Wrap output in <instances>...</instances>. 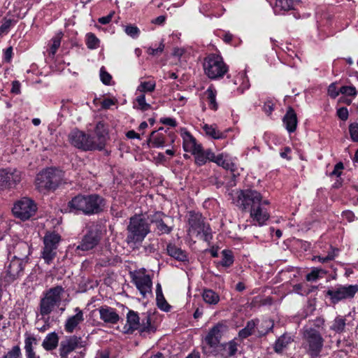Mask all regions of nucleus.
I'll return each mask as SVG.
<instances>
[{
  "mask_svg": "<svg viewBox=\"0 0 358 358\" xmlns=\"http://www.w3.org/2000/svg\"><path fill=\"white\" fill-rule=\"evenodd\" d=\"M129 274L131 282L143 298H145L148 294H152V280L151 277L146 274L145 268L131 271Z\"/></svg>",
  "mask_w": 358,
  "mask_h": 358,
  "instance_id": "f8f14e48",
  "label": "nucleus"
},
{
  "mask_svg": "<svg viewBox=\"0 0 358 358\" xmlns=\"http://www.w3.org/2000/svg\"><path fill=\"white\" fill-rule=\"evenodd\" d=\"M75 315L67 318L64 324V329L67 333H73L79 328V325L84 321V314L81 309L76 308Z\"/></svg>",
  "mask_w": 358,
  "mask_h": 358,
  "instance_id": "a211bd4d",
  "label": "nucleus"
},
{
  "mask_svg": "<svg viewBox=\"0 0 358 358\" xmlns=\"http://www.w3.org/2000/svg\"><path fill=\"white\" fill-rule=\"evenodd\" d=\"M64 290L61 286H56L47 290L41 299L38 310L42 319L48 322V316L56 307L60 305L62 296Z\"/></svg>",
  "mask_w": 358,
  "mask_h": 358,
  "instance_id": "39448f33",
  "label": "nucleus"
},
{
  "mask_svg": "<svg viewBox=\"0 0 358 358\" xmlns=\"http://www.w3.org/2000/svg\"><path fill=\"white\" fill-rule=\"evenodd\" d=\"M124 31L128 36L132 38L138 37L140 34L139 29L137 27L133 25L126 26L124 28Z\"/></svg>",
  "mask_w": 358,
  "mask_h": 358,
  "instance_id": "864d4df0",
  "label": "nucleus"
},
{
  "mask_svg": "<svg viewBox=\"0 0 358 358\" xmlns=\"http://www.w3.org/2000/svg\"><path fill=\"white\" fill-rule=\"evenodd\" d=\"M238 344L235 340L229 341L228 343L222 344L220 348L226 349L228 350V355L233 356L237 351Z\"/></svg>",
  "mask_w": 358,
  "mask_h": 358,
  "instance_id": "3c124183",
  "label": "nucleus"
},
{
  "mask_svg": "<svg viewBox=\"0 0 358 358\" xmlns=\"http://www.w3.org/2000/svg\"><path fill=\"white\" fill-rule=\"evenodd\" d=\"M56 250H57L49 248V246L43 248L42 252V258L44 259L45 263L49 264L52 262L57 254Z\"/></svg>",
  "mask_w": 358,
  "mask_h": 358,
  "instance_id": "37998d69",
  "label": "nucleus"
},
{
  "mask_svg": "<svg viewBox=\"0 0 358 358\" xmlns=\"http://www.w3.org/2000/svg\"><path fill=\"white\" fill-rule=\"evenodd\" d=\"M283 123L288 132H294L297 126L296 114L292 107H289L286 114L283 117Z\"/></svg>",
  "mask_w": 358,
  "mask_h": 358,
  "instance_id": "5701e85b",
  "label": "nucleus"
},
{
  "mask_svg": "<svg viewBox=\"0 0 358 358\" xmlns=\"http://www.w3.org/2000/svg\"><path fill=\"white\" fill-rule=\"evenodd\" d=\"M292 341V338L289 336L283 334L275 341L274 345L275 352L277 353L282 352V350L287 347Z\"/></svg>",
  "mask_w": 358,
  "mask_h": 358,
  "instance_id": "2f4dec72",
  "label": "nucleus"
},
{
  "mask_svg": "<svg viewBox=\"0 0 358 358\" xmlns=\"http://www.w3.org/2000/svg\"><path fill=\"white\" fill-rule=\"evenodd\" d=\"M23 173L16 169L0 170V190L12 189L16 187L22 179Z\"/></svg>",
  "mask_w": 358,
  "mask_h": 358,
  "instance_id": "ddd939ff",
  "label": "nucleus"
},
{
  "mask_svg": "<svg viewBox=\"0 0 358 358\" xmlns=\"http://www.w3.org/2000/svg\"><path fill=\"white\" fill-rule=\"evenodd\" d=\"M100 319L106 323L117 324L120 320V316L117 311L109 306H101L99 308Z\"/></svg>",
  "mask_w": 358,
  "mask_h": 358,
  "instance_id": "aec40b11",
  "label": "nucleus"
},
{
  "mask_svg": "<svg viewBox=\"0 0 358 358\" xmlns=\"http://www.w3.org/2000/svg\"><path fill=\"white\" fill-rule=\"evenodd\" d=\"M233 85L240 86L237 88V92L238 94H243L244 91L249 88L250 84L248 80L245 77L243 74H239L235 77L233 80Z\"/></svg>",
  "mask_w": 358,
  "mask_h": 358,
  "instance_id": "473e14b6",
  "label": "nucleus"
},
{
  "mask_svg": "<svg viewBox=\"0 0 358 358\" xmlns=\"http://www.w3.org/2000/svg\"><path fill=\"white\" fill-rule=\"evenodd\" d=\"M69 139L71 144L78 149L85 151L96 150L94 138L81 131H72L69 136Z\"/></svg>",
  "mask_w": 358,
  "mask_h": 358,
  "instance_id": "dca6fc26",
  "label": "nucleus"
},
{
  "mask_svg": "<svg viewBox=\"0 0 358 358\" xmlns=\"http://www.w3.org/2000/svg\"><path fill=\"white\" fill-rule=\"evenodd\" d=\"M224 329L225 326L222 324H217L210 329L202 343V350L205 355H217L222 345L220 338Z\"/></svg>",
  "mask_w": 358,
  "mask_h": 358,
  "instance_id": "9d476101",
  "label": "nucleus"
},
{
  "mask_svg": "<svg viewBox=\"0 0 358 358\" xmlns=\"http://www.w3.org/2000/svg\"><path fill=\"white\" fill-rule=\"evenodd\" d=\"M60 241V236L55 233L47 234L43 238L44 247L49 246L52 249L57 250Z\"/></svg>",
  "mask_w": 358,
  "mask_h": 358,
  "instance_id": "c756f323",
  "label": "nucleus"
},
{
  "mask_svg": "<svg viewBox=\"0 0 358 358\" xmlns=\"http://www.w3.org/2000/svg\"><path fill=\"white\" fill-rule=\"evenodd\" d=\"M234 200L236 205L243 210H246L248 208L253 209L255 206L261 203H270L268 200L263 199L262 195L253 189L236 191Z\"/></svg>",
  "mask_w": 358,
  "mask_h": 358,
  "instance_id": "0eeeda50",
  "label": "nucleus"
},
{
  "mask_svg": "<svg viewBox=\"0 0 358 358\" xmlns=\"http://www.w3.org/2000/svg\"><path fill=\"white\" fill-rule=\"evenodd\" d=\"M24 336V350L26 357L36 354L34 351V346L38 344V341L36 337L29 334H25Z\"/></svg>",
  "mask_w": 358,
  "mask_h": 358,
  "instance_id": "bb28decb",
  "label": "nucleus"
},
{
  "mask_svg": "<svg viewBox=\"0 0 358 358\" xmlns=\"http://www.w3.org/2000/svg\"><path fill=\"white\" fill-rule=\"evenodd\" d=\"M341 93L340 90H338L335 83L331 84L328 87V94L333 99L336 98Z\"/></svg>",
  "mask_w": 358,
  "mask_h": 358,
  "instance_id": "bf43d9fd",
  "label": "nucleus"
},
{
  "mask_svg": "<svg viewBox=\"0 0 358 358\" xmlns=\"http://www.w3.org/2000/svg\"><path fill=\"white\" fill-rule=\"evenodd\" d=\"M11 25L10 20H6L0 26V36L6 34L8 32V30Z\"/></svg>",
  "mask_w": 358,
  "mask_h": 358,
  "instance_id": "052dcab7",
  "label": "nucleus"
},
{
  "mask_svg": "<svg viewBox=\"0 0 358 358\" xmlns=\"http://www.w3.org/2000/svg\"><path fill=\"white\" fill-rule=\"evenodd\" d=\"M256 327V322L254 320H250L248 322L245 328L242 329L238 332V337L241 339H244L248 338L249 336L252 335L255 331V328Z\"/></svg>",
  "mask_w": 358,
  "mask_h": 358,
  "instance_id": "58836bf2",
  "label": "nucleus"
},
{
  "mask_svg": "<svg viewBox=\"0 0 358 358\" xmlns=\"http://www.w3.org/2000/svg\"><path fill=\"white\" fill-rule=\"evenodd\" d=\"M340 92L342 94L350 96H355L357 93L354 86H343L340 88Z\"/></svg>",
  "mask_w": 358,
  "mask_h": 358,
  "instance_id": "5fc2aeb1",
  "label": "nucleus"
},
{
  "mask_svg": "<svg viewBox=\"0 0 358 358\" xmlns=\"http://www.w3.org/2000/svg\"><path fill=\"white\" fill-rule=\"evenodd\" d=\"M346 320L344 317L338 315L337 316L331 323L330 329L333 331L341 334L345 329Z\"/></svg>",
  "mask_w": 358,
  "mask_h": 358,
  "instance_id": "7c9ffc66",
  "label": "nucleus"
},
{
  "mask_svg": "<svg viewBox=\"0 0 358 358\" xmlns=\"http://www.w3.org/2000/svg\"><path fill=\"white\" fill-rule=\"evenodd\" d=\"M358 292V285H338L327 292V295L330 297L333 303H336L342 300L350 299Z\"/></svg>",
  "mask_w": 358,
  "mask_h": 358,
  "instance_id": "4468645a",
  "label": "nucleus"
},
{
  "mask_svg": "<svg viewBox=\"0 0 358 358\" xmlns=\"http://www.w3.org/2000/svg\"><path fill=\"white\" fill-rule=\"evenodd\" d=\"M164 216L165 215L162 213L157 212L155 213L154 217L152 220V222H154L156 224L157 231L160 234H169L172 230V227H169L163 221L162 217Z\"/></svg>",
  "mask_w": 358,
  "mask_h": 358,
  "instance_id": "393cba45",
  "label": "nucleus"
},
{
  "mask_svg": "<svg viewBox=\"0 0 358 358\" xmlns=\"http://www.w3.org/2000/svg\"><path fill=\"white\" fill-rule=\"evenodd\" d=\"M127 319L129 325L128 331H133L138 329L141 332L147 333L155 331V327L152 324L151 315L148 313H143L140 317L134 310H129Z\"/></svg>",
  "mask_w": 358,
  "mask_h": 358,
  "instance_id": "9b49d317",
  "label": "nucleus"
},
{
  "mask_svg": "<svg viewBox=\"0 0 358 358\" xmlns=\"http://www.w3.org/2000/svg\"><path fill=\"white\" fill-rule=\"evenodd\" d=\"M202 129L206 136L213 139H223L227 136V131H220L215 124H204Z\"/></svg>",
  "mask_w": 358,
  "mask_h": 358,
  "instance_id": "b1692460",
  "label": "nucleus"
},
{
  "mask_svg": "<svg viewBox=\"0 0 358 358\" xmlns=\"http://www.w3.org/2000/svg\"><path fill=\"white\" fill-rule=\"evenodd\" d=\"M181 136L182 138L183 149L185 152H195L196 149H199L201 144H198L194 137L186 129L181 130Z\"/></svg>",
  "mask_w": 358,
  "mask_h": 358,
  "instance_id": "4be33fe9",
  "label": "nucleus"
},
{
  "mask_svg": "<svg viewBox=\"0 0 358 358\" xmlns=\"http://www.w3.org/2000/svg\"><path fill=\"white\" fill-rule=\"evenodd\" d=\"M266 205L265 203H261L257 206H255V208L250 209V217L260 226L264 224L269 218V214L264 208Z\"/></svg>",
  "mask_w": 358,
  "mask_h": 358,
  "instance_id": "6ab92c4d",
  "label": "nucleus"
},
{
  "mask_svg": "<svg viewBox=\"0 0 358 358\" xmlns=\"http://www.w3.org/2000/svg\"><path fill=\"white\" fill-rule=\"evenodd\" d=\"M126 241L128 244L136 245L143 242L150 233V224L141 215H135L129 220Z\"/></svg>",
  "mask_w": 358,
  "mask_h": 358,
  "instance_id": "f03ea898",
  "label": "nucleus"
},
{
  "mask_svg": "<svg viewBox=\"0 0 358 358\" xmlns=\"http://www.w3.org/2000/svg\"><path fill=\"white\" fill-rule=\"evenodd\" d=\"M326 273L327 272L322 268H313L311 272L306 275V278L307 281L313 282L324 277Z\"/></svg>",
  "mask_w": 358,
  "mask_h": 358,
  "instance_id": "79ce46f5",
  "label": "nucleus"
},
{
  "mask_svg": "<svg viewBox=\"0 0 358 358\" xmlns=\"http://www.w3.org/2000/svg\"><path fill=\"white\" fill-rule=\"evenodd\" d=\"M296 3L295 0H275V10L280 12L292 10Z\"/></svg>",
  "mask_w": 358,
  "mask_h": 358,
  "instance_id": "c85d7f7f",
  "label": "nucleus"
},
{
  "mask_svg": "<svg viewBox=\"0 0 358 358\" xmlns=\"http://www.w3.org/2000/svg\"><path fill=\"white\" fill-rule=\"evenodd\" d=\"M215 163L225 169H232V168L234 166L231 157L224 153L218 155Z\"/></svg>",
  "mask_w": 358,
  "mask_h": 358,
  "instance_id": "72a5a7b5",
  "label": "nucleus"
},
{
  "mask_svg": "<svg viewBox=\"0 0 358 358\" xmlns=\"http://www.w3.org/2000/svg\"><path fill=\"white\" fill-rule=\"evenodd\" d=\"M203 68L205 75L211 80L222 78L228 71V66L220 55L210 54L203 60Z\"/></svg>",
  "mask_w": 358,
  "mask_h": 358,
  "instance_id": "6e6552de",
  "label": "nucleus"
},
{
  "mask_svg": "<svg viewBox=\"0 0 358 358\" xmlns=\"http://www.w3.org/2000/svg\"><path fill=\"white\" fill-rule=\"evenodd\" d=\"M103 199L97 194L81 195L73 197L68 203L71 211L82 212L85 215L98 213L103 206Z\"/></svg>",
  "mask_w": 358,
  "mask_h": 358,
  "instance_id": "f257e3e1",
  "label": "nucleus"
},
{
  "mask_svg": "<svg viewBox=\"0 0 358 358\" xmlns=\"http://www.w3.org/2000/svg\"><path fill=\"white\" fill-rule=\"evenodd\" d=\"M84 347L81 337L72 336L61 342L59 354L77 352L76 350Z\"/></svg>",
  "mask_w": 358,
  "mask_h": 358,
  "instance_id": "f3484780",
  "label": "nucleus"
},
{
  "mask_svg": "<svg viewBox=\"0 0 358 358\" xmlns=\"http://www.w3.org/2000/svg\"><path fill=\"white\" fill-rule=\"evenodd\" d=\"M61 358H83V355L80 352L59 354Z\"/></svg>",
  "mask_w": 358,
  "mask_h": 358,
  "instance_id": "69168bd1",
  "label": "nucleus"
},
{
  "mask_svg": "<svg viewBox=\"0 0 358 358\" xmlns=\"http://www.w3.org/2000/svg\"><path fill=\"white\" fill-rule=\"evenodd\" d=\"M36 209L34 201L24 197L14 204L12 210L16 217L22 220H27L35 214Z\"/></svg>",
  "mask_w": 358,
  "mask_h": 358,
  "instance_id": "2eb2a0df",
  "label": "nucleus"
},
{
  "mask_svg": "<svg viewBox=\"0 0 358 358\" xmlns=\"http://www.w3.org/2000/svg\"><path fill=\"white\" fill-rule=\"evenodd\" d=\"M258 334L259 336H264L273 329V324L271 320H266L261 322L260 324H256Z\"/></svg>",
  "mask_w": 358,
  "mask_h": 358,
  "instance_id": "a19ab883",
  "label": "nucleus"
},
{
  "mask_svg": "<svg viewBox=\"0 0 358 358\" xmlns=\"http://www.w3.org/2000/svg\"><path fill=\"white\" fill-rule=\"evenodd\" d=\"M134 108L143 111L148 110L151 108V106L149 103H146L145 96L144 94H141L137 96V97L136 98Z\"/></svg>",
  "mask_w": 358,
  "mask_h": 358,
  "instance_id": "c03bdc74",
  "label": "nucleus"
},
{
  "mask_svg": "<svg viewBox=\"0 0 358 358\" xmlns=\"http://www.w3.org/2000/svg\"><path fill=\"white\" fill-rule=\"evenodd\" d=\"M100 78L103 84L109 85L112 77L108 72L106 71L104 67H102L100 70Z\"/></svg>",
  "mask_w": 358,
  "mask_h": 358,
  "instance_id": "4d7b16f0",
  "label": "nucleus"
},
{
  "mask_svg": "<svg viewBox=\"0 0 358 358\" xmlns=\"http://www.w3.org/2000/svg\"><path fill=\"white\" fill-rule=\"evenodd\" d=\"M149 142L152 143L153 147H162L165 142V138L163 134L157 131H152L150 134Z\"/></svg>",
  "mask_w": 358,
  "mask_h": 358,
  "instance_id": "4c0bfd02",
  "label": "nucleus"
},
{
  "mask_svg": "<svg viewBox=\"0 0 358 358\" xmlns=\"http://www.w3.org/2000/svg\"><path fill=\"white\" fill-rule=\"evenodd\" d=\"M206 99L208 102L209 108L213 110H217L218 104L216 101L217 91L213 85L208 87L205 92Z\"/></svg>",
  "mask_w": 358,
  "mask_h": 358,
  "instance_id": "cd10ccee",
  "label": "nucleus"
},
{
  "mask_svg": "<svg viewBox=\"0 0 358 358\" xmlns=\"http://www.w3.org/2000/svg\"><path fill=\"white\" fill-rule=\"evenodd\" d=\"M343 168H344V166L342 162L337 163L335 165L334 169L333 171L331 172V175L339 177L342 173V171H343Z\"/></svg>",
  "mask_w": 358,
  "mask_h": 358,
  "instance_id": "680f3d73",
  "label": "nucleus"
},
{
  "mask_svg": "<svg viewBox=\"0 0 358 358\" xmlns=\"http://www.w3.org/2000/svg\"><path fill=\"white\" fill-rule=\"evenodd\" d=\"M194 155L195 163L199 166L205 164L207 162L206 158L205 151L203 150L202 146L199 147V149H196L195 152H192Z\"/></svg>",
  "mask_w": 358,
  "mask_h": 358,
  "instance_id": "a18cd8bd",
  "label": "nucleus"
},
{
  "mask_svg": "<svg viewBox=\"0 0 358 358\" xmlns=\"http://www.w3.org/2000/svg\"><path fill=\"white\" fill-rule=\"evenodd\" d=\"M166 250L168 254L171 257L180 261H185L186 259L185 253L181 249L177 248L174 245H168Z\"/></svg>",
  "mask_w": 358,
  "mask_h": 358,
  "instance_id": "f704fd0d",
  "label": "nucleus"
},
{
  "mask_svg": "<svg viewBox=\"0 0 358 358\" xmlns=\"http://www.w3.org/2000/svg\"><path fill=\"white\" fill-rule=\"evenodd\" d=\"M22 271L21 263L19 260H13L10 262L8 269V274L13 278H17Z\"/></svg>",
  "mask_w": 358,
  "mask_h": 358,
  "instance_id": "e433bc0d",
  "label": "nucleus"
},
{
  "mask_svg": "<svg viewBox=\"0 0 358 358\" xmlns=\"http://www.w3.org/2000/svg\"><path fill=\"white\" fill-rule=\"evenodd\" d=\"M303 347L307 354L312 358L317 357L324 346V340L322 334L314 328H306L303 330Z\"/></svg>",
  "mask_w": 358,
  "mask_h": 358,
  "instance_id": "423d86ee",
  "label": "nucleus"
},
{
  "mask_svg": "<svg viewBox=\"0 0 358 358\" xmlns=\"http://www.w3.org/2000/svg\"><path fill=\"white\" fill-rule=\"evenodd\" d=\"M156 87L155 81L152 80L141 81L137 87V91L143 93L152 92Z\"/></svg>",
  "mask_w": 358,
  "mask_h": 358,
  "instance_id": "ea45409f",
  "label": "nucleus"
},
{
  "mask_svg": "<svg viewBox=\"0 0 358 358\" xmlns=\"http://www.w3.org/2000/svg\"><path fill=\"white\" fill-rule=\"evenodd\" d=\"M222 259L220 262V264L224 267H229L234 262V258L231 252L227 250H223Z\"/></svg>",
  "mask_w": 358,
  "mask_h": 358,
  "instance_id": "09e8293b",
  "label": "nucleus"
},
{
  "mask_svg": "<svg viewBox=\"0 0 358 358\" xmlns=\"http://www.w3.org/2000/svg\"><path fill=\"white\" fill-rule=\"evenodd\" d=\"M164 49V45L163 43H160L159 45L157 48H148L147 52L148 54L152 56H159L160 55Z\"/></svg>",
  "mask_w": 358,
  "mask_h": 358,
  "instance_id": "6e6d98bb",
  "label": "nucleus"
},
{
  "mask_svg": "<svg viewBox=\"0 0 358 358\" xmlns=\"http://www.w3.org/2000/svg\"><path fill=\"white\" fill-rule=\"evenodd\" d=\"M350 133L352 139L354 141L358 142V124H351L350 126Z\"/></svg>",
  "mask_w": 358,
  "mask_h": 358,
  "instance_id": "13d9d810",
  "label": "nucleus"
},
{
  "mask_svg": "<svg viewBox=\"0 0 358 358\" xmlns=\"http://www.w3.org/2000/svg\"><path fill=\"white\" fill-rule=\"evenodd\" d=\"M99 39L92 33L86 34V45L89 49H96L99 46Z\"/></svg>",
  "mask_w": 358,
  "mask_h": 358,
  "instance_id": "49530a36",
  "label": "nucleus"
},
{
  "mask_svg": "<svg viewBox=\"0 0 358 358\" xmlns=\"http://www.w3.org/2000/svg\"><path fill=\"white\" fill-rule=\"evenodd\" d=\"M202 296L204 301L210 305H215L220 301L219 295L212 289H205Z\"/></svg>",
  "mask_w": 358,
  "mask_h": 358,
  "instance_id": "c9c22d12",
  "label": "nucleus"
},
{
  "mask_svg": "<svg viewBox=\"0 0 358 358\" xmlns=\"http://www.w3.org/2000/svg\"><path fill=\"white\" fill-rule=\"evenodd\" d=\"M11 92L16 94L20 93V83L19 81L15 80L12 83Z\"/></svg>",
  "mask_w": 358,
  "mask_h": 358,
  "instance_id": "774afa93",
  "label": "nucleus"
},
{
  "mask_svg": "<svg viewBox=\"0 0 358 358\" xmlns=\"http://www.w3.org/2000/svg\"><path fill=\"white\" fill-rule=\"evenodd\" d=\"M338 117L342 120H346L348 118V110L346 108H341L337 110Z\"/></svg>",
  "mask_w": 358,
  "mask_h": 358,
  "instance_id": "0e129e2a",
  "label": "nucleus"
},
{
  "mask_svg": "<svg viewBox=\"0 0 358 358\" xmlns=\"http://www.w3.org/2000/svg\"><path fill=\"white\" fill-rule=\"evenodd\" d=\"M58 342L59 336L55 332H51L45 337L42 342V346L45 350L50 351L55 350L57 347Z\"/></svg>",
  "mask_w": 358,
  "mask_h": 358,
  "instance_id": "a878e982",
  "label": "nucleus"
},
{
  "mask_svg": "<svg viewBox=\"0 0 358 358\" xmlns=\"http://www.w3.org/2000/svg\"><path fill=\"white\" fill-rule=\"evenodd\" d=\"M2 358H22V352L19 345L13 346Z\"/></svg>",
  "mask_w": 358,
  "mask_h": 358,
  "instance_id": "8fccbe9b",
  "label": "nucleus"
},
{
  "mask_svg": "<svg viewBox=\"0 0 358 358\" xmlns=\"http://www.w3.org/2000/svg\"><path fill=\"white\" fill-rule=\"evenodd\" d=\"M113 15H114V12H112L110 14H108L107 16H104V17H101L99 18L98 21H99V22H100L102 24H107L111 21Z\"/></svg>",
  "mask_w": 358,
  "mask_h": 358,
  "instance_id": "338daca9",
  "label": "nucleus"
},
{
  "mask_svg": "<svg viewBox=\"0 0 358 358\" xmlns=\"http://www.w3.org/2000/svg\"><path fill=\"white\" fill-rule=\"evenodd\" d=\"M188 225L187 236L190 239L196 238L208 242L212 238L211 229L209 224L205 222L201 214L190 212Z\"/></svg>",
  "mask_w": 358,
  "mask_h": 358,
  "instance_id": "20e7f679",
  "label": "nucleus"
},
{
  "mask_svg": "<svg viewBox=\"0 0 358 358\" xmlns=\"http://www.w3.org/2000/svg\"><path fill=\"white\" fill-rule=\"evenodd\" d=\"M101 227L99 224L89 226L87 232L83 236L75 249V252L82 255L81 252H87L94 249L102 238Z\"/></svg>",
  "mask_w": 358,
  "mask_h": 358,
  "instance_id": "1a4fd4ad",
  "label": "nucleus"
},
{
  "mask_svg": "<svg viewBox=\"0 0 358 358\" xmlns=\"http://www.w3.org/2000/svg\"><path fill=\"white\" fill-rule=\"evenodd\" d=\"M62 38V34L61 32L57 33L51 40V45L50 48V54L54 56L57 50V49L59 48L61 44V40Z\"/></svg>",
  "mask_w": 358,
  "mask_h": 358,
  "instance_id": "de8ad7c7",
  "label": "nucleus"
},
{
  "mask_svg": "<svg viewBox=\"0 0 358 358\" xmlns=\"http://www.w3.org/2000/svg\"><path fill=\"white\" fill-rule=\"evenodd\" d=\"M274 110V103L271 101H268L265 102L263 110L268 115H271L272 111Z\"/></svg>",
  "mask_w": 358,
  "mask_h": 358,
  "instance_id": "e2e57ef3",
  "label": "nucleus"
},
{
  "mask_svg": "<svg viewBox=\"0 0 358 358\" xmlns=\"http://www.w3.org/2000/svg\"><path fill=\"white\" fill-rule=\"evenodd\" d=\"M63 173L55 168H48L41 171L36 177V188L41 193L55 190L61 183Z\"/></svg>",
  "mask_w": 358,
  "mask_h": 358,
  "instance_id": "7ed1b4c3",
  "label": "nucleus"
},
{
  "mask_svg": "<svg viewBox=\"0 0 358 358\" xmlns=\"http://www.w3.org/2000/svg\"><path fill=\"white\" fill-rule=\"evenodd\" d=\"M96 140L95 141V148L101 150L104 148L108 138V131L103 123L99 122L96 124L94 130Z\"/></svg>",
  "mask_w": 358,
  "mask_h": 358,
  "instance_id": "412c9836",
  "label": "nucleus"
},
{
  "mask_svg": "<svg viewBox=\"0 0 358 358\" xmlns=\"http://www.w3.org/2000/svg\"><path fill=\"white\" fill-rule=\"evenodd\" d=\"M157 304L159 308L164 311H169L170 310L171 306L166 301L163 294L156 296Z\"/></svg>",
  "mask_w": 358,
  "mask_h": 358,
  "instance_id": "603ef678",
  "label": "nucleus"
}]
</instances>
